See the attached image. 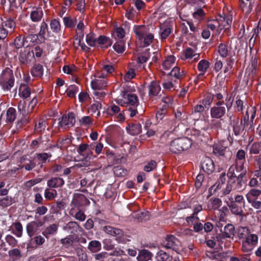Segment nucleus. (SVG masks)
Returning a JSON list of instances; mask_svg holds the SVG:
<instances>
[{
	"label": "nucleus",
	"mask_w": 261,
	"mask_h": 261,
	"mask_svg": "<svg viewBox=\"0 0 261 261\" xmlns=\"http://www.w3.org/2000/svg\"><path fill=\"white\" fill-rule=\"evenodd\" d=\"M96 42L99 44L106 45V46L111 44L110 39L105 36H99L96 40Z\"/></svg>",
	"instance_id": "62"
},
{
	"label": "nucleus",
	"mask_w": 261,
	"mask_h": 261,
	"mask_svg": "<svg viewBox=\"0 0 261 261\" xmlns=\"http://www.w3.org/2000/svg\"><path fill=\"white\" fill-rule=\"evenodd\" d=\"M64 184V180L60 177H53L47 181V185L49 188H59Z\"/></svg>",
	"instance_id": "20"
},
{
	"label": "nucleus",
	"mask_w": 261,
	"mask_h": 261,
	"mask_svg": "<svg viewBox=\"0 0 261 261\" xmlns=\"http://www.w3.org/2000/svg\"><path fill=\"white\" fill-rule=\"evenodd\" d=\"M43 16V11L41 9L32 11L30 14V18L33 22L40 21Z\"/></svg>",
	"instance_id": "35"
},
{
	"label": "nucleus",
	"mask_w": 261,
	"mask_h": 261,
	"mask_svg": "<svg viewBox=\"0 0 261 261\" xmlns=\"http://www.w3.org/2000/svg\"><path fill=\"white\" fill-rule=\"evenodd\" d=\"M121 95L122 99H118L117 101L118 104L122 105L123 103H126L134 107L138 105L139 100L136 94L122 91Z\"/></svg>",
	"instance_id": "6"
},
{
	"label": "nucleus",
	"mask_w": 261,
	"mask_h": 261,
	"mask_svg": "<svg viewBox=\"0 0 261 261\" xmlns=\"http://www.w3.org/2000/svg\"><path fill=\"white\" fill-rule=\"evenodd\" d=\"M227 116L229 118L230 125L233 128L234 134L236 136L240 135L244 129L245 124H242V121L239 122V118L235 117L231 113H228Z\"/></svg>",
	"instance_id": "5"
},
{
	"label": "nucleus",
	"mask_w": 261,
	"mask_h": 261,
	"mask_svg": "<svg viewBox=\"0 0 261 261\" xmlns=\"http://www.w3.org/2000/svg\"><path fill=\"white\" fill-rule=\"evenodd\" d=\"M152 254L147 250L143 249L139 252L137 257L138 261H148L152 257Z\"/></svg>",
	"instance_id": "23"
},
{
	"label": "nucleus",
	"mask_w": 261,
	"mask_h": 261,
	"mask_svg": "<svg viewBox=\"0 0 261 261\" xmlns=\"http://www.w3.org/2000/svg\"><path fill=\"white\" fill-rule=\"evenodd\" d=\"M175 57L170 55L168 56L163 63V67L165 70H169L175 63Z\"/></svg>",
	"instance_id": "32"
},
{
	"label": "nucleus",
	"mask_w": 261,
	"mask_h": 261,
	"mask_svg": "<svg viewBox=\"0 0 261 261\" xmlns=\"http://www.w3.org/2000/svg\"><path fill=\"white\" fill-rule=\"evenodd\" d=\"M224 100L219 101L215 106L211 109V116L213 118L219 119L222 118L226 113V108L223 106Z\"/></svg>",
	"instance_id": "8"
},
{
	"label": "nucleus",
	"mask_w": 261,
	"mask_h": 261,
	"mask_svg": "<svg viewBox=\"0 0 261 261\" xmlns=\"http://www.w3.org/2000/svg\"><path fill=\"white\" fill-rule=\"evenodd\" d=\"M240 7L243 12H245L246 16L248 15L252 10V5L251 3L250 2L249 4L245 3L243 0H240Z\"/></svg>",
	"instance_id": "43"
},
{
	"label": "nucleus",
	"mask_w": 261,
	"mask_h": 261,
	"mask_svg": "<svg viewBox=\"0 0 261 261\" xmlns=\"http://www.w3.org/2000/svg\"><path fill=\"white\" fill-rule=\"evenodd\" d=\"M75 123V118L74 114L72 112L68 113L62 116L61 120L59 121V125L62 127H72Z\"/></svg>",
	"instance_id": "10"
},
{
	"label": "nucleus",
	"mask_w": 261,
	"mask_h": 261,
	"mask_svg": "<svg viewBox=\"0 0 261 261\" xmlns=\"http://www.w3.org/2000/svg\"><path fill=\"white\" fill-rule=\"evenodd\" d=\"M101 248V243L99 241L94 240L90 242L88 244V248L92 252H97L99 251Z\"/></svg>",
	"instance_id": "37"
},
{
	"label": "nucleus",
	"mask_w": 261,
	"mask_h": 261,
	"mask_svg": "<svg viewBox=\"0 0 261 261\" xmlns=\"http://www.w3.org/2000/svg\"><path fill=\"white\" fill-rule=\"evenodd\" d=\"M113 47L118 53H122L124 50V44L122 41H117L114 44Z\"/></svg>",
	"instance_id": "58"
},
{
	"label": "nucleus",
	"mask_w": 261,
	"mask_h": 261,
	"mask_svg": "<svg viewBox=\"0 0 261 261\" xmlns=\"http://www.w3.org/2000/svg\"><path fill=\"white\" fill-rule=\"evenodd\" d=\"M149 95L151 96L156 95L160 91L161 88L159 84L155 81H152L149 86Z\"/></svg>",
	"instance_id": "24"
},
{
	"label": "nucleus",
	"mask_w": 261,
	"mask_h": 261,
	"mask_svg": "<svg viewBox=\"0 0 261 261\" xmlns=\"http://www.w3.org/2000/svg\"><path fill=\"white\" fill-rule=\"evenodd\" d=\"M232 64L233 62L231 60L228 61L227 62V65L224 67L223 72H221L218 74L217 76V79L218 80H219L220 82H222L223 80H224L226 77L227 75L228 74L227 73H228L229 70L232 68Z\"/></svg>",
	"instance_id": "22"
},
{
	"label": "nucleus",
	"mask_w": 261,
	"mask_h": 261,
	"mask_svg": "<svg viewBox=\"0 0 261 261\" xmlns=\"http://www.w3.org/2000/svg\"><path fill=\"white\" fill-rule=\"evenodd\" d=\"M156 167V163L155 161L153 160H151L144 167V170L146 172H150L151 171L153 170Z\"/></svg>",
	"instance_id": "60"
},
{
	"label": "nucleus",
	"mask_w": 261,
	"mask_h": 261,
	"mask_svg": "<svg viewBox=\"0 0 261 261\" xmlns=\"http://www.w3.org/2000/svg\"><path fill=\"white\" fill-rule=\"evenodd\" d=\"M18 95L23 99L27 98L31 95L30 88L26 84L21 83L19 88Z\"/></svg>",
	"instance_id": "18"
},
{
	"label": "nucleus",
	"mask_w": 261,
	"mask_h": 261,
	"mask_svg": "<svg viewBox=\"0 0 261 261\" xmlns=\"http://www.w3.org/2000/svg\"><path fill=\"white\" fill-rule=\"evenodd\" d=\"M89 200L83 194L81 193H74L73 195L72 199L70 203L71 208L74 210V208H79L82 206L89 205Z\"/></svg>",
	"instance_id": "7"
},
{
	"label": "nucleus",
	"mask_w": 261,
	"mask_h": 261,
	"mask_svg": "<svg viewBox=\"0 0 261 261\" xmlns=\"http://www.w3.org/2000/svg\"><path fill=\"white\" fill-rule=\"evenodd\" d=\"M191 139L187 137L180 138L174 140L170 144L171 152L178 153L188 150L192 145Z\"/></svg>",
	"instance_id": "2"
},
{
	"label": "nucleus",
	"mask_w": 261,
	"mask_h": 261,
	"mask_svg": "<svg viewBox=\"0 0 261 261\" xmlns=\"http://www.w3.org/2000/svg\"><path fill=\"white\" fill-rule=\"evenodd\" d=\"M247 173V169L245 164L240 162H236L229 168L228 177L245 176Z\"/></svg>",
	"instance_id": "4"
},
{
	"label": "nucleus",
	"mask_w": 261,
	"mask_h": 261,
	"mask_svg": "<svg viewBox=\"0 0 261 261\" xmlns=\"http://www.w3.org/2000/svg\"><path fill=\"white\" fill-rule=\"evenodd\" d=\"M47 30V24L44 21L42 22L40 25V30L38 33V36L40 38V39H39V41L40 43L44 41L45 39L44 36Z\"/></svg>",
	"instance_id": "41"
},
{
	"label": "nucleus",
	"mask_w": 261,
	"mask_h": 261,
	"mask_svg": "<svg viewBox=\"0 0 261 261\" xmlns=\"http://www.w3.org/2000/svg\"><path fill=\"white\" fill-rule=\"evenodd\" d=\"M184 54L186 59H193V61H196L199 58V54L196 53L195 51L191 48H188L185 49Z\"/></svg>",
	"instance_id": "33"
},
{
	"label": "nucleus",
	"mask_w": 261,
	"mask_h": 261,
	"mask_svg": "<svg viewBox=\"0 0 261 261\" xmlns=\"http://www.w3.org/2000/svg\"><path fill=\"white\" fill-rule=\"evenodd\" d=\"M134 31L139 40H142L147 33V29L144 25H135Z\"/></svg>",
	"instance_id": "25"
},
{
	"label": "nucleus",
	"mask_w": 261,
	"mask_h": 261,
	"mask_svg": "<svg viewBox=\"0 0 261 261\" xmlns=\"http://www.w3.org/2000/svg\"><path fill=\"white\" fill-rule=\"evenodd\" d=\"M186 24L189 27L190 30L193 33L198 32L199 31L198 22L195 21L194 22L192 20H188L186 21Z\"/></svg>",
	"instance_id": "56"
},
{
	"label": "nucleus",
	"mask_w": 261,
	"mask_h": 261,
	"mask_svg": "<svg viewBox=\"0 0 261 261\" xmlns=\"http://www.w3.org/2000/svg\"><path fill=\"white\" fill-rule=\"evenodd\" d=\"M16 118V111L12 108H9L6 113V121L7 123H13Z\"/></svg>",
	"instance_id": "31"
},
{
	"label": "nucleus",
	"mask_w": 261,
	"mask_h": 261,
	"mask_svg": "<svg viewBox=\"0 0 261 261\" xmlns=\"http://www.w3.org/2000/svg\"><path fill=\"white\" fill-rule=\"evenodd\" d=\"M166 243L165 245L166 248L172 249L173 250L178 252L179 251L178 245L179 242L178 240L173 235L167 236L166 239Z\"/></svg>",
	"instance_id": "16"
},
{
	"label": "nucleus",
	"mask_w": 261,
	"mask_h": 261,
	"mask_svg": "<svg viewBox=\"0 0 261 261\" xmlns=\"http://www.w3.org/2000/svg\"><path fill=\"white\" fill-rule=\"evenodd\" d=\"M231 213L235 215L239 216H243L244 213L243 208L241 206H239L237 203L233 201H231L228 204Z\"/></svg>",
	"instance_id": "19"
},
{
	"label": "nucleus",
	"mask_w": 261,
	"mask_h": 261,
	"mask_svg": "<svg viewBox=\"0 0 261 261\" xmlns=\"http://www.w3.org/2000/svg\"><path fill=\"white\" fill-rule=\"evenodd\" d=\"M34 56L33 51H21L18 57L19 61L21 64H27L32 60Z\"/></svg>",
	"instance_id": "17"
},
{
	"label": "nucleus",
	"mask_w": 261,
	"mask_h": 261,
	"mask_svg": "<svg viewBox=\"0 0 261 261\" xmlns=\"http://www.w3.org/2000/svg\"><path fill=\"white\" fill-rule=\"evenodd\" d=\"M38 226L37 223L35 221H32L27 225V231L28 235L32 237L38 231Z\"/></svg>",
	"instance_id": "26"
},
{
	"label": "nucleus",
	"mask_w": 261,
	"mask_h": 261,
	"mask_svg": "<svg viewBox=\"0 0 261 261\" xmlns=\"http://www.w3.org/2000/svg\"><path fill=\"white\" fill-rule=\"evenodd\" d=\"M193 18L199 22V21L203 19L205 15V13L202 8H195V11L192 14Z\"/></svg>",
	"instance_id": "42"
},
{
	"label": "nucleus",
	"mask_w": 261,
	"mask_h": 261,
	"mask_svg": "<svg viewBox=\"0 0 261 261\" xmlns=\"http://www.w3.org/2000/svg\"><path fill=\"white\" fill-rule=\"evenodd\" d=\"M261 195V190L255 188L251 189L245 195L248 202L255 209L261 208V201L258 197Z\"/></svg>",
	"instance_id": "3"
},
{
	"label": "nucleus",
	"mask_w": 261,
	"mask_h": 261,
	"mask_svg": "<svg viewBox=\"0 0 261 261\" xmlns=\"http://www.w3.org/2000/svg\"><path fill=\"white\" fill-rule=\"evenodd\" d=\"M261 151V142L253 143L249 148L250 154H258Z\"/></svg>",
	"instance_id": "45"
},
{
	"label": "nucleus",
	"mask_w": 261,
	"mask_h": 261,
	"mask_svg": "<svg viewBox=\"0 0 261 261\" xmlns=\"http://www.w3.org/2000/svg\"><path fill=\"white\" fill-rule=\"evenodd\" d=\"M161 37L162 39H166L171 32V29L169 27L163 25L161 27Z\"/></svg>",
	"instance_id": "54"
},
{
	"label": "nucleus",
	"mask_w": 261,
	"mask_h": 261,
	"mask_svg": "<svg viewBox=\"0 0 261 261\" xmlns=\"http://www.w3.org/2000/svg\"><path fill=\"white\" fill-rule=\"evenodd\" d=\"M26 103L24 101H20L18 105V110L20 114L22 115V117L17 122V125L21 127V125L28 123L29 122V117H28V112L26 111Z\"/></svg>",
	"instance_id": "11"
},
{
	"label": "nucleus",
	"mask_w": 261,
	"mask_h": 261,
	"mask_svg": "<svg viewBox=\"0 0 261 261\" xmlns=\"http://www.w3.org/2000/svg\"><path fill=\"white\" fill-rule=\"evenodd\" d=\"M96 79L91 82V86L94 90H102L107 86L106 75L103 73H97L95 75Z\"/></svg>",
	"instance_id": "9"
},
{
	"label": "nucleus",
	"mask_w": 261,
	"mask_h": 261,
	"mask_svg": "<svg viewBox=\"0 0 261 261\" xmlns=\"http://www.w3.org/2000/svg\"><path fill=\"white\" fill-rule=\"evenodd\" d=\"M227 147L224 146L222 143H220L214 146L213 148V152L217 156H223Z\"/></svg>",
	"instance_id": "36"
},
{
	"label": "nucleus",
	"mask_w": 261,
	"mask_h": 261,
	"mask_svg": "<svg viewBox=\"0 0 261 261\" xmlns=\"http://www.w3.org/2000/svg\"><path fill=\"white\" fill-rule=\"evenodd\" d=\"M210 63L205 60H201L198 64L197 68L199 71L201 72L198 75L197 77H199L201 76L204 75L207 69L209 67Z\"/></svg>",
	"instance_id": "27"
},
{
	"label": "nucleus",
	"mask_w": 261,
	"mask_h": 261,
	"mask_svg": "<svg viewBox=\"0 0 261 261\" xmlns=\"http://www.w3.org/2000/svg\"><path fill=\"white\" fill-rule=\"evenodd\" d=\"M234 227L231 224H227L224 228V231L222 233L223 238H229L234 234Z\"/></svg>",
	"instance_id": "30"
},
{
	"label": "nucleus",
	"mask_w": 261,
	"mask_h": 261,
	"mask_svg": "<svg viewBox=\"0 0 261 261\" xmlns=\"http://www.w3.org/2000/svg\"><path fill=\"white\" fill-rule=\"evenodd\" d=\"M61 243L66 247L72 245L73 242V237L72 235L67 236L66 238L61 240Z\"/></svg>",
	"instance_id": "61"
},
{
	"label": "nucleus",
	"mask_w": 261,
	"mask_h": 261,
	"mask_svg": "<svg viewBox=\"0 0 261 261\" xmlns=\"http://www.w3.org/2000/svg\"><path fill=\"white\" fill-rule=\"evenodd\" d=\"M115 175L118 177L124 176L127 174V171L124 170L121 166H118L114 168Z\"/></svg>",
	"instance_id": "57"
},
{
	"label": "nucleus",
	"mask_w": 261,
	"mask_h": 261,
	"mask_svg": "<svg viewBox=\"0 0 261 261\" xmlns=\"http://www.w3.org/2000/svg\"><path fill=\"white\" fill-rule=\"evenodd\" d=\"M32 76L37 77H41L43 74V68L42 65L38 64H35L31 70Z\"/></svg>",
	"instance_id": "29"
},
{
	"label": "nucleus",
	"mask_w": 261,
	"mask_h": 261,
	"mask_svg": "<svg viewBox=\"0 0 261 261\" xmlns=\"http://www.w3.org/2000/svg\"><path fill=\"white\" fill-rule=\"evenodd\" d=\"M13 233L18 237H20L22 233V226L19 222L14 224V228H12Z\"/></svg>",
	"instance_id": "49"
},
{
	"label": "nucleus",
	"mask_w": 261,
	"mask_h": 261,
	"mask_svg": "<svg viewBox=\"0 0 261 261\" xmlns=\"http://www.w3.org/2000/svg\"><path fill=\"white\" fill-rule=\"evenodd\" d=\"M218 51L220 56L222 57H225L228 54V49L224 44H220L218 47Z\"/></svg>",
	"instance_id": "64"
},
{
	"label": "nucleus",
	"mask_w": 261,
	"mask_h": 261,
	"mask_svg": "<svg viewBox=\"0 0 261 261\" xmlns=\"http://www.w3.org/2000/svg\"><path fill=\"white\" fill-rule=\"evenodd\" d=\"M201 167L202 169L207 174L212 173L215 169L213 161L209 157H204L201 161Z\"/></svg>",
	"instance_id": "13"
},
{
	"label": "nucleus",
	"mask_w": 261,
	"mask_h": 261,
	"mask_svg": "<svg viewBox=\"0 0 261 261\" xmlns=\"http://www.w3.org/2000/svg\"><path fill=\"white\" fill-rule=\"evenodd\" d=\"M69 214L70 215L73 216L76 220L81 222L85 221L86 218V215L81 210H79L74 215V210H72V208H71L69 212Z\"/></svg>",
	"instance_id": "40"
},
{
	"label": "nucleus",
	"mask_w": 261,
	"mask_h": 261,
	"mask_svg": "<svg viewBox=\"0 0 261 261\" xmlns=\"http://www.w3.org/2000/svg\"><path fill=\"white\" fill-rule=\"evenodd\" d=\"M126 129L129 134L135 136L138 135L141 132V125L139 123L133 124L131 125H129L128 128L127 127Z\"/></svg>",
	"instance_id": "34"
},
{
	"label": "nucleus",
	"mask_w": 261,
	"mask_h": 261,
	"mask_svg": "<svg viewBox=\"0 0 261 261\" xmlns=\"http://www.w3.org/2000/svg\"><path fill=\"white\" fill-rule=\"evenodd\" d=\"M246 153L245 151L243 149L239 150L236 154V158L235 159L236 162H240L244 164L246 163L245 159Z\"/></svg>",
	"instance_id": "48"
},
{
	"label": "nucleus",
	"mask_w": 261,
	"mask_h": 261,
	"mask_svg": "<svg viewBox=\"0 0 261 261\" xmlns=\"http://www.w3.org/2000/svg\"><path fill=\"white\" fill-rule=\"evenodd\" d=\"M133 217L139 222H145L150 218L149 213L147 211L138 212L135 214Z\"/></svg>",
	"instance_id": "28"
},
{
	"label": "nucleus",
	"mask_w": 261,
	"mask_h": 261,
	"mask_svg": "<svg viewBox=\"0 0 261 261\" xmlns=\"http://www.w3.org/2000/svg\"><path fill=\"white\" fill-rule=\"evenodd\" d=\"M246 242L254 247L258 242V237L256 234H252L250 236H248L246 239Z\"/></svg>",
	"instance_id": "55"
},
{
	"label": "nucleus",
	"mask_w": 261,
	"mask_h": 261,
	"mask_svg": "<svg viewBox=\"0 0 261 261\" xmlns=\"http://www.w3.org/2000/svg\"><path fill=\"white\" fill-rule=\"evenodd\" d=\"M79 91V87L75 85H70L66 89V92L68 96L73 97Z\"/></svg>",
	"instance_id": "50"
},
{
	"label": "nucleus",
	"mask_w": 261,
	"mask_h": 261,
	"mask_svg": "<svg viewBox=\"0 0 261 261\" xmlns=\"http://www.w3.org/2000/svg\"><path fill=\"white\" fill-rule=\"evenodd\" d=\"M63 230L71 234H75L83 230L82 228L75 221H70L63 227Z\"/></svg>",
	"instance_id": "14"
},
{
	"label": "nucleus",
	"mask_w": 261,
	"mask_h": 261,
	"mask_svg": "<svg viewBox=\"0 0 261 261\" xmlns=\"http://www.w3.org/2000/svg\"><path fill=\"white\" fill-rule=\"evenodd\" d=\"M86 41L87 44L91 46H94L96 43V40L95 38L94 35L92 34L87 35Z\"/></svg>",
	"instance_id": "63"
},
{
	"label": "nucleus",
	"mask_w": 261,
	"mask_h": 261,
	"mask_svg": "<svg viewBox=\"0 0 261 261\" xmlns=\"http://www.w3.org/2000/svg\"><path fill=\"white\" fill-rule=\"evenodd\" d=\"M169 257V255L163 250L158 251L155 256V258L157 261H166Z\"/></svg>",
	"instance_id": "52"
},
{
	"label": "nucleus",
	"mask_w": 261,
	"mask_h": 261,
	"mask_svg": "<svg viewBox=\"0 0 261 261\" xmlns=\"http://www.w3.org/2000/svg\"><path fill=\"white\" fill-rule=\"evenodd\" d=\"M101 108V104L99 101H96L93 103L90 107V111L92 113L97 112V116L100 115L99 110Z\"/></svg>",
	"instance_id": "59"
},
{
	"label": "nucleus",
	"mask_w": 261,
	"mask_h": 261,
	"mask_svg": "<svg viewBox=\"0 0 261 261\" xmlns=\"http://www.w3.org/2000/svg\"><path fill=\"white\" fill-rule=\"evenodd\" d=\"M10 259L11 261H16L21 257L20 251L17 248L11 249L8 252Z\"/></svg>",
	"instance_id": "38"
},
{
	"label": "nucleus",
	"mask_w": 261,
	"mask_h": 261,
	"mask_svg": "<svg viewBox=\"0 0 261 261\" xmlns=\"http://www.w3.org/2000/svg\"><path fill=\"white\" fill-rule=\"evenodd\" d=\"M250 233V230L247 227H241L238 230V236L240 238H246Z\"/></svg>",
	"instance_id": "53"
},
{
	"label": "nucleus",
	"mask_w": 261,
	"mask_h": 261,
	"mask_svg": "<svg viewBox=\"0 0 261 261\" xmlns=\"http://www.w3.org/2000/svg\"><path fill=\"white\" fill-rule=\"evenodd\" d=\"M103 230L107 234L115 237L116 239L119 242L123 236V232L121 229L110 226H105Z\"/></svg>",
	"instance_id": "15"
},
{
	"label": "nucleus",
	"mask_w": 261,
	"mask_h": 261,
	"mask_svg": "<svg viewBox=\"0 0 261 261\" xmlns=\"http://www.w3.org/2000/svg\"><path fill=\"white\" fill-rule=\"evenodd\" d=\"M14 77L12 70L9 68L5 69L0 75V85L4 91H9L14 86Z\"/></svg>",
	"instance_id": "1"
},
{
	"label": "nucleus",
	"mask_w": 261,
	"mask_h": 261,
	"mask_svg": "<svg viewBox=\"0 0 261 261\" xmlns=\"http://www.w3.org/2000/svg\"><path fill=\"white\" fill-rule=\"evenodd\" d=\"M185 73L184 71H180V69L178 67H174L172 70L168 73V75H170L171 76L175 77L176 79H179L185 75Z\"/></svg>",
	"instance_id": "44"
},
{
	"label": "nucleus",
	"mask_w": 261,
	"mask_h": 261,
	"mask_svg": "<svg viewBox=\"0 0 261 261\" xmlns=\"http://www.w3.org/2000/svg\"><path fill=\"white\" fill-rule=\"evenodd\" d=\"M218 20H220V27L222 25L225 29H228L232 22V17L231 16L226 17L220 16Z\"/></svg>",
	"instance_id": "39"
},
{
	"label": "nucleus",
	"mask_w": 261,
	"mask_h": 261,
	"mask_svg": "<svg viewBox=\"0 0 261 261\" xmlns=\"http://www.w3.org/2000/svg\"><path fill=\"white\" fill-rule=\"evenodd\" d=\"M234 190L241 191L246 182L245 176L228 177Z\"/></svg>",
	"instance_id": "12"
},
{
	"label": "nucleus",
	"mask_w": 261,
	"mask_h": 261,
	"mask_svg": "<svg viewBox=\"0 0 261 261\" xmlns=\"http://www.w3.org/2000/svg\"><path fill=\"white\" fill-rule=\"evenodd\" d=\"M225 180V174H222L219 178L218 182H217L213 186L210 188V192L212 194L215 193L217 189H219L221 187L220 181L223 184Z\"/></svg>",
	"instance_id": "46"
},
{
	"label": "nucleus",
	"mask_w": 261,
	"mask_h": 261,
	"mask_svg": "<svg viewBox=\"0 0 261 261\" xmlns=\"http://www.w3.org/2000/svg\"><path fill=\"white\" fill-rule=\"evenodd\" d=\"M58 229V225L56 224H53L48 226L42 231V234L46 238H48L49 236H54L57 232Z\"/></svg>",
	"instance_id": "21"
},
{
	"label": "nucleus",
	"mask_w": 261,
	"mask_h": 261,
	"mask_svg": "<svg viewBox=\"0 0 261 261\" xmlns=\"http://www.w3.org/2000/svg\"><path fill=\"white\" fill-rule=\"evenodd\" d=\"M25 42V37L19 35L15 38L14 45L16 48L19 49L24 45Z\"/></svg>",
	"instance_id": "51"
},
{
	"label": "nucleus",
	"mask_w": 261,
	"mask_h": 261,
	"mask_svg": "<svg viewBox=\"0 0 261 261\" xmlns=\"http://www.w3.org/2000/svg\"><path fill=\"white\" fill-rule=\"evenodd\" d=\"M50 29L53 32L58 33L61 30V25L58 19H54L50 21Z\"/></svg>",
	"instance_id": "47"
}]
</instances>
